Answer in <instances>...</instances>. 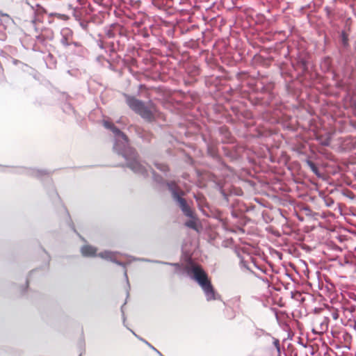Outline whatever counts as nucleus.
<instances>
[{
    "mask_svg": "<svg viewBox=\"0 0 356 356\" xmlns=\"http://www.w3.org/2000/svg\"><path fill=\"white\" fill-rule=\"evenodd\" d=\"M134 334L137 337V338H138L140 341H142L143 342H144L148 347H149L152 350H153L154 352H156L158 355L159 356V353H161L159 350H158L156 348H154L152 344H150L148 341H147L146 340L138 337L134 332H133Z\"/></svg>",
    "mask_w": 356,
    "mask_h": 356,
    "instance_id": "nucleus-7",
    "label": "nucleus"
},
{
    "mask_svg": "<svg viewBox=\"0 0 356 356\" xmlns=\"http://www.w3.org/2000/svg\"><path fill=\"white\" fill-rule=\"evenodd\" d=\"M333 318H334V319H337V314H334V315H333Z\"/></svg>",
    "mask_w": 356,
    "mask_h": 356,
    "instance_id": "nucleus-12",
    "label": "nucleus"
},
{
    "mask_svg": "<svg viewBox=\"0 0 356 356\" xmlns=\"http://www.w3.org/2000/svg\"><path fill=\"white\" fill-rule=\"evenodd\" d=\"M308 164L310 166L311 169L312 170V171L315 173H316L317 172V168L315 166V165L312 163V162H310L309 161L308 162Z\"/></svg>",
    "mask_w": 356,
    "mask_h": 356,
    "instance_id": "nucleus-10",
    "label": "nucleus"
},
{
    "mask_svg": "<svg viewBox=\"0 0 356 356\" xmlns=\"http://www.w3.org/2000/svg\"><path fill=\"white\" fill-rule=\"evenodd\" d=\"M103 124L113 133L115 138L113 149L125 159L127 166L135 173L147 175L149 167L138 159L136 152L129 146L127 136L109 120H104Z\"/></svg>",
    "mask_w": 356,
    "mask_h": 356,
    "instance_id": "nucleus-1",
    "label": "nucleus"
},
{
    "mask_svg": "<svg viewBox=\"0 0 356 356\" xmlns=\"http://www.w3.org/2000/svg\"><path fill=\"white\" fill-rule=\"evenodd\" d=\"M79 356H81V355H79Z\"/></svg>",
    "mask_w": 356,
    "mask_h": 356,
    "instance_id": "nucleus-15",
    "label": "nucleus"
},
{
    "mask_svg": "<svg viewBox=\"0 0 356 356\" xmlns=\"http://www.w3.org/2000/svg\"><path fill=\"white\" fill-rule=\"evenodd\" d=\"M186 270L188 276L200 286L207 301L218 298V295L216 293L207 274L201 266L195 264H190L186 267Z\"/></svg>",
    "mask_w": 356,
    "mask_h": 356,
    "instance_id": "nucleus-3",
    "label": "nucleus"
},
{
    "mask_svg": "<svg viewBox=\"0 0 356 356\" xmlns=\"http://www.w3.org/2000/svg\"><path fill=\"white\" fill-rule=\"evenodd\" d=\"M28 173L33 176L39 177L42 176L44 174V172L39 170L33 169V170H29Z\"/></svg>",
    "mask_w": 356,
    "mask_h": 356,
    "instance_id": "nucleus-8",
    "label": "nucleus"
},
{
    "mask_svg": "<svg viewBox=\"0 0 356 356\" xmlns=\"http://www.w3.org/2000/svg\"><path fill=\"white\" fill-rule=\"evenodd\" d=\"M159 356H164L162 353H159Z\"/></svg>",
    "mask_w": 356,
    "mask_h": 356,
    "instance_id": "nucleus-13",
    "label": "nucleus"
},
{
    "mask_svg": "<svg viewBox=\"0 0 356 356\" xmlns=\"http://www.w3.org/2000/svg\"><path fill=\"white\" fill-rule=\"evenodd\" d=\"M97 248L90 245H85L81 248V252L82 255L84 257H95V256H97ZM119 254H120V253L118 252H111V251L106 250V251L99 253L97 254V256L103 259H106V260L110 261L111 262L115 263L118 265L121 266L124 268V276L127 281V284L129 289L130 288V284L129 282L126 266L127 264H129L131 261H147V262L159 263V264H165V265L175 266L177 268L179 267V264L163 262V261H159L149 260L147 259L135 258V257H129V260L127 263H123V262L118 261L117 260L118 255H119Z\"/></svg>",
    "mask_w": 356,
    "mask_h": 356,
    "instance_id": "nucleus-2",
    "label": "nucleus"
},
{
    "mask_svg": "<svg viewBox=\"0 0 356 356\" xmlns=\"http://www.w3.org/2000/svg\"><path fill=\"white\" fill-rule=\"evenodd\" d=\"M354 300L356 302V297L354 298Z\"/></svg>",
    "mask_w": 356,
    "mask_h": 356,
    "instance_id": "nucleus-14",
    "label": "nucleus"
},
{
    "mask_svg": "<svg viewBox=\"0 0 356 356\" xmlns=\"http://www.w3.org/2000/svg\"><path fill=\"white\" fill-rule=\"evenodd\" d=\"M168 186L172 193L174 200L177 202L182 212L190 218V220L186 221L185 225L190 228L197 229V220L193 216V212L185 200L182 198L184 194V192L174 182L168 183Z\"/></svg>",
    "mask_w": 356,
    "mask_h": 356,
    "instance_id": "nucleus-4",
    "label": "nucleus"
},
{
    "mask_svg": "<svg viewBox=\"0 0 356 356\" xmlns=\"http://www.w3.org/2000/svg\"><path fill=\"white\" fill-rule=\"evenodd\" d=\"M62 38L60 40L61 43L64 46H68L70 44V40L72 38V33L70 29L65 28L62 29L61 32Z\"/></svg>",
    "mask_w": 356,
    "mask_h": 356,
    "instance_id": "nucleus-6",
    "label": "nucleus"
},
{
    "mask_svg": "<svg viewBox=\"0 0 356 356\" xmlns=\"http://www.w3.org/2000/svg\"><path fill=\"white\" fill-rule=\"evenodd\" d=\"M126 102L128 106L143 118L147 120L152 119L153 112L155 111L154 107H148L141 101L132 97H127Z\"/></svg>",
    "mask_w": 356,
    "mask_h": 356,
    "instance_id": "nucleus-5",
    "label": "nucleus"
},
{
    "mask_svg": "<svg viewBox=\"0 0 356 356\" xmlns=\"http://www.w3.org/2000/svg\"><path fill=\"white\" fill-rule=\"evenodd\" d=\"M274 344H275V346L276 347L277 350L278 352H280V343H279V341L278 340H275L274 341Z\"/></svg>",
    "mask_w": 356,
    "mask_h": 356,
    "instance_id": "nucleus-11",
    "label": "nucleus"
},
{
    "mask_svg": "<svg viewBox=\"0 0 356 356\" xmlns=\"http://www.w3.org/2000/svg\"><path fill=\"white\" fill-rule=\"evenodd\" d=\"M156 166L158 169L163 172L168 170V166L163 163H156Z\"/></svg>",
    "mask_w": 356,
    "mask_h": 356,
    "instance_id": "nucleus-9",
    "label": "nucleus"
}]
</instances>
